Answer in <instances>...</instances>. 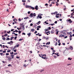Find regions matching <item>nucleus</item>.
Here are the masks:
<instances>
[{
    "mask_svg": "<svg viewBox=\"0 0 74 74\" xmlns=\"http://www.w3.org/2000/svg\"><path fill=\"white\" fill-rule=\"evenodd\" d=\"M41 58L42 59H48L47 58H46V55L44 54L42 56L41 55Z\"/></svg>",
    "mask_w": 74,
    "mask_h": 74,
    "instance_id": "obj_1",
    "label": "nucleus"
},
{
    "mask_svg": "<svg viewBox=\"0 0 74 74\" xmlns=\"http://www.w3.org/2000/svg\"><path fill=\"white\" fill-rule=\"evenodd\" d=\"M30 16L31 17H33V16H36V13H31L30 14Z\"/></svg>",
    "mask_w": 74,
    "mask_h": 74,
    "instance_id": "obj_2",
    "label": "nucleus"
},
{
    "mask_svg": "<svg viewBox=\"0 0 74 74\" xmlns=\"http://www.w3.org/2000/svg\"><path fill=\"white\" fill-rule=\"evenodd\" d=\"M10 56L12 57H9L8 58V59L9 60H11V59H12L14 58V55H11Z\"/></svg>",
    "mask_w": 74,
    "mask_h": 74,
    "instance_id": "obj_3",
    "label": "nucleus"
},
{
    "mask_svg": "<svg viewBox=\"0 0 74 74\" xmlns=\"http://www.w3.org/2000/svg\"><path fill=\"white\" fill-rule=\"evenodd\" d=\"M41 19L42 18V16H40V14H38V16H37L36 19Z\"/></svg>",
    "mask_w": 74,
    "mask_h": 74,
    "instance_id": "obj_4",
    "label": "nucleus"
},
{
    "mask_svg": "<svg viewBox=\"0 0 74 74\" xmlns=\"http://www.w3.org/2000/svg\"><path fill=\"white\" fill-rule=\"evenodd\" d=\"M55 32V31L54 29H52L51 31V34H53V33H54V32Z\"/></svg>",
    "mask_w": 74,
    "mask_h": 74,
    "instance_id": "obj_5",
    "label": "nucleus"
},
{
    "mask_svg": "<svg viewBox=\"0 0 74 74\" xmlns=\"http://www.w3.org/2000/svg\"><path fill=\"white\" fill-rule=\"evenodd\" d=\"M35 9L36 10H38V6L36 5L35 7Z\"/></svg>",
    "mask_w": 74,
    "mask_h": 74,
    "instance_id": "obj_6",
    "label": "nucleus"
},
{
    "mask_svg": "<svg viewBox=\"0 0 74 74\" xmlns=\"http://www.w3.org/2000/svg\"><path fill=\"white\" fill-rule=\"evenodd\" d=\"M28 64L26 65V64H24L23 65V67H26L27 66H28Z\"/></svg>",
    "mask_w": 74,
    "mask_h": 74,
    "instance_id": "obj_7",
    "label": "nucleus"
},
{
    "mask_svg": "<svg viewBox=\"0 0 74 74\" xmlns=\"http://www.w3.org/2000/svg\"><path fill=\"white\" fill-rule=\"evenodd\" d=\"M68 22H69L70 23H72V21H71V19H69Z\"/></svg>",
    "mask_w": 74,
    "mask_h": 74,
    "instance_id": "obj_8",
    "label": "nucleus"
},
{
    "mask_svg": "<svg viewBox=\"0 0 74 74\" xmlns=\"http://www.w3.org/2000/svg\"><path fill=\"white\" fill-rule=\"evenodd\" d=\"M31 33H30L27 34V35L29 36V37H30V36H31Z\"/></svg>",
    "mask_w": 74,
    "mask_h": 74,
    "instance_id": "obj_9",
    "label": "nucleus"
},
{
    "mask_svg": "<svg viewBox=\"0 0 74 74\" xmlns=\"http://www.w3.org/2000/svg\"><path fill=\"white\" fill-rule=\"evenodd\" d=\"M30 8H31V9H32V10H34V8L33 7H32V6H30L29 7Z\"/></svg>",
    "mask_w": 74,
    "mask_h": 74,
    "instance_id": "obj_10",
    "label": "nucleus"
},
{
    "mask_svg": "<svg viewBox=\"0 0 74 74\" xmlns=\"http://www.w3.org/2000/svg\"><path fill=\"white\" fill-rule=\"evenodd\" d=\"M41 23V22L40 21H39L38 22V23H36V24H37V25H39L40 23Z\"/></svg>",
    "mask_w": 74,
    "mask_h": 74,
    "instance_id": "obj_11",
    "label": "nucleus"
},
{
    "mask_svg": "<svg viewBox=\"0 0 74 74\" xmlns=\"http://www.w3.org/2000/svg\"><path fill=\"white\" fill-rule=\"evenodd\" d=\"M30 6H29V5H26L25 6V7H26V8H28V7L29 8H30Z\"/></svg>",
    "mask_w": 74,
    "mask_h": 74,
    "instance_id": "obj_12",
    "label": "nucleus"
},
{
    "mask_svg": "<svg viewBox=\"0 0 74 74\" xmlns=\"http://www.w3.org/2000/svg\"><path fill=\"white\" fill-rule=\"evenodd\" d=\"M35 30L34 29H32L31 30V32H34Z\"/></svg>",
    "mask_w": 74,
    "mask_h": 74,
    "instance_id": "obj_13",
    "label": "nucleus"
},
{
    "mask_svg": "<svg viewBox=\"0 0 74 74\" xmlns=\"http://www.w3.org/2000/svg\"><path fill=\"white\" fill-rule=\"evenodd\" d=\"M14 37H12L11 38H10V40H13V39H14Z\"/></svg>",
    "mask_w": 74,
    "mask_h": 74,
    "instance_id": "obj_14",
    "label": "nucleus"
},
{
    "mask_svg": "<svg viewBox=\"0 0 74 74\" xmlns=\"http://www.w3.org/2000/svg\"><path fill=\"white\" fill-rule=\"evenodd\" d=\"M70 49H71V50H73V47H72L70 46L69 47Z\"/></svg>",
    "mask_w": 74,
    "mask_h": 74,
    "instance_id": "obj_15",
    "label": "nucleus"
},
{
    "mask_svg": "<svg viewBox=\"0 0 74 74\" xmlns=\"http://www.w3.org/2000/svg\"><path fill=\"white\" fill-rule=\"evenodd\" d=\"M15 21H18V20L17 19H16V18H15L14 19H13V21L14 22H15Z\"/></svg>",
    "mask_w": 74,
    "mask_h": 74,
    "instance_id": "obj_16",
    "label": "nucleus"
},
{
    "mask_svg": "<svg viewBox=\"0 0 74 74\" xmlns=\"http://www.w3.org/2000/svg\"><path fill=\"white\" fill-rule=\"evenodd\" d=\"M29 18V17H25L24 19H28Z\"/></svg>",
    "mask_w": 74,
    "mask_h": 74,
    "instance_id": "obj_17",
    "label": "nucleus"
},
{
    "mask_svg": "<svg viewBox=\"0 0 74 74\" xmlns=\"http://www.w3.org/2000/svg\"><path fill=\"white\" fill-rule=\"evenodd\" d=\"M49 45V44H50V42H48L47 43H46V45Z\"/></svg>",
    "mask_w": 74,
    "mask_h": 74,
    "instance_id": "obj_18",
    "label": "nucleus"
},
{
    "mask_svg": "<svg viewBox=\"0 0 74 74\" xmlns=\"http://www.w3.org/2000/svg\"><path fill=\"white\" fill-rule=\"evenodd\" d=\"M15 46H16L17 48H18L19 46V45H16Z\"/></svg>",
    "mask_w": 74,
    "mask_h": 74,
    "instance_id": "obj_19",
    "label": "nucleus"
},
{
    "mask_svg": "<svg viewBox=\"0 0 74 74\" xmlns=\"http://www.w3.org/2000/svg\"><path fill=\"white\" fill-rule=\"evenodd\" d=\"M44 70L42 69L40 71V73H42V71H44Z\"/></svg>",
    "mask_w": 74,
    "mask_h": 74,
    "instance_id": "obj_20",
    "label": "nucleus"
},
{
    "mask_svg": "<svg viewBox=\"0 0 74 74\" xmlns=\"http://www.w3.org/2000/svg\"><path fill=\"white\" fill-rule=\"evenodd\" d=\"M26 1V0H22V2H23V3H25Z\"/></svg>",
    "mask_w": 74,
    "mask_h": 74,
    "instance_id": "obj_21",
    "label": "nucleus"
},
{
    "mask_svg": "<svg viewBox=\"0 0 74 74\" xmlns=\"http://www.w3.org/2000/svg\"><path fill=\"white\" fill-rule=\"evenodd\" d=\"M10 39L9 38H7V39H6V40H10Z\"/></svg>",
    "mask_w": 74,
    "mask_h": 74,
    "instance_id": "obj_22",
    "label": "nucleus"
},
{
    "mask_svg": "<svg viewBox=\"0 0 74 74\" xmlns=\"http://www.w3.org/2000/svg\"><path fill=\"white\" fill-rule=\"evenodd\" d=\"M4 36H5V37H7V36H8V34H6Z\"/></svg>",
    "mask_w": 74,
    "mask_h": 74,
    "instance_id": "obj_23",
    "label": "nucleus"
},
{
    "mask_svg": "<svg viewBox=\"0 0 74 74\" xmlns=\"http://www.w3.org/2000/svg\"><path fill=\"white\" fill-rule=\"evenodd\" d=\"M70 36L69 37L70 38H72V37H73V36H72V35H71V34H70Z\"/></svg>",
    "mask_w": 74,
    "mask_h": 74,
    "instance_id": "obj_24",
    "label": "nucleus"
},
{
    "mask_svg": "<svg viewBox=\"0 0 74 74\" xmlns=\"http://www.w3.org/2000/svg\"><path fill=\"white\" fill-rule=\"evenodd\" d=\"M72 58H69L68 59V60H71Z\"/></svg>",
    "mask_w": 74,
    "mask_h": 74,
    "instance_id": "obj_25",
    "label": "nucleus"
},
{
    "mask_svg": "<svg viewBox=\"0 0 74 74\" xmlns=\"http://www.w3.org/2000/svg\"><path fill=\"white\" fill-rule=\"evenodd\" d=\"M58 45V43H57V42H56V43L55 44V45L56 46V45Z\"/></svg>",
    "mask_w": 74,
    "mask_h": 74,
    "instance_id": "obj_26",
    "label": "nucleus"
},
{
    "mask_svg": "<svg viewBox=\"0 0 74 74\" xmlns=\"http://www.w3.org/2000/svg\"><path fill=\"white\" fill-rule=\"evenodd\" d=\"M60 40L59 39L58 41V43H60Z\"/></svg>",
    "mask_w": 74,
    "mask_h": 74,
    "instance_id": "obj_27",
    "label": "nucleus"
},
{
    "mask_svg": "<svg viewBox=\"0 0 74 74\" xmlns=\"http://www.w3.org/2000/svg\"><path fill=\"white\" fill-rule=\"evenodd\" d=\"M18 32L19 34L21 33V31H18Z\"/></svg>",
    "mask_w": 74,
    "mask_h": 74,
    "instance_id": "obj_28",
    "label": "nucleus"
},
{
    "mask_svg": "<svg viewBox=\"0 0 74 74\" xmlns=\"http://www.w3.org/2000/svg\"><path fill=\"white\" fill-rule=\"evenodd\" d=\"M59 36L60 37H63V35L61 34Z\"/></svg>",
    "mask_w": 74,
    "mask_h": 74,
    "instance_id": "obj_29",
    "label": "nucleus"
},
{
    "mask_svg": "<svg viewBox=\"0 0 74 74\" xmlns=\"http://www.w3.org/2000/svg\"><path fill=\"white\" fill-rule=\"evenodd\" d=\"M10 54L11 55H13V53H14V52H10Z\"/></svg>",
    "mask_w": 74,
    "mask_h": 74,
    "instance_id": "obj_30",
    "label": "nucleus"
},
{
    "mask_svg": "<svg viewBox=\"0 0 74 74\" xmlns=\"http://www.w3.org/2000/svg\"><path fill=\"white\" fill-rule=\"evenodd\" d=\"M61 33L62 34L63 33V34H65V33H64V32H63V31H62Z\"/></svg>",
    "mask_w": 74,
    "mask_h": 74,
    "instance_id": "obj_31",
    "label": "nucleus"
},
{
    "mask_svg": "<svg viewBox=\"0 0 74 74\" xmlns=\"http://www.w3.org/2000/svg\"><path fill=\"white\" fill-rule=\"evenodd\" d=\"M42 39H46V37H43V38H42Z\"/></svg>",
    "mask_w": 74,
    "mask_h": 74,
    "instance_id": "obj_32",
    "label": "nucleus"
},
{
    "mask_svg": "<svg viewBox=\"0 0 74 74\" xmlns=\"http://www.w3.org/2000/svg\"><path fill=\"white\" fill-rule=\"evenodd\" d=\"M21 19H20V18H18V21H19V22H21Z\"/></svg>",
    "mask_w": 74,
    "mask_h": 74,
    "instance_id": "obj_33",
    "label": "nucleus"
},
{
    "mask_svg": "<svg viewBox=\"0 0 74 74\" xmlns=\"http://www.w3.org/2000/svg\"><path fill=\"white\" fill-rule=\"evenodd\" d=\"M45 6H47L48 5V4L47 3H46L45 4Z\"/></svg>",
    "mask_w": 74,
    "mask_h": 74,
    "instance_id": "obj_34",
    "label": "nucleus"
},
{
    "mask_svg": "<svg viewBox=\"0 0 74 74\" xmlns=\"http://www.w3.org/2000/svg\"><path fill=\"white\" fill-rule=\"evenodd\" d=\"M11 51L10 50H8L7 52H10Z\"/></svg>",
    "mask_w": 74,
    "mask_h": 74,
    "instance_id": "obj_35",
    "label": "nucleus"
},
{
    "mask_svg": "<svg viewBox=\"0 0 74 74\" xmlns=\"http://www.w3.org/2000/svg\"><path fill=\"white\" fill-rule=\"evenodd\" d=\"M3 40H5V38L4 37L2 38Z\"/></svg>",
    "mask_w": 74,
    "mask_h": 74,
    "instance_id": "obj_36",
    "label": "nucleus"
},
{
    "mask_svg": "<svg viewBox=\"0 0 74 74\" xmlns=\"http://www.w3.org/2000/svg\"><path fill=\"white\" fill-rule=\"evenodd\" d=\"M54 13L55 14H57V13H58V12L57 11L55 12H54Z\"/></svg>",
    "mask_w": 74,
    "mask_h": 74,
    "instance_id": "obj_37",
    "label": "nucleus"
},
{
    "mask_svg": "<svg viewBox=\"0 0 74 74\" xmlns=\"http://www.w3.org/2000/svg\"><path fill=\"white\" fill-rule=\"evenodd\" d=\"M17 54H18V53H14V54L13 55H14V56H15V55H17Z\"/></svg>",
    "mask_w": 74,
    "mask_h": 74,
    "instance_id": "obj_38",
    "label": "nucleus"
},
{
    "mask_svg": "<svg viewBox=\"0 0 74 74\" xmlns=\"http://www.w3.org/2000/svg\"><path fill=\"white\" fill-rule=\"evenodd\" d=\"M74 15V14H73V13H72L71 14V16H73Z\"/></svg>",
    "mask_w": 74,
    "mask_h": 74,
    "instance_id": "obj_39",
    "label": "nucleus"
},
{
    "mask_svg": "<svg viewBox=\"0 0 74 74\" xmlns=\"http://www.w3.org/2000/svg\"><path fill=\"white\" fill-rule=\"evenodd\" d=\"M37 27H38V28H41V26H38Z\"/></svg>",
    "mask_w": 74,
    "mask_h": 74,
    "instance_id": "obj_40",
    "label": "nucleus"
},
{
    "mask_svg": "<svg viewBox=\"0 0 74 74\" xmlns=\"http://www.w3.org/2000/svg\"><path fill=\"white\" fill-rule=\"evenodd\" d=\"M58 32V31H57V32H56V35H58V32Z\"/></svg>",
    "mask_w": 74,
    "mask_h": 74,
    "instance_id": "obj_41",
    "label": "nucleus"
},
{
    "mask_svg": "<svg viewBox=\"0 0 74 74\" xmlns=\"http://www.w3.org/2000/svg\"><path fill=\"white\" fill-rule=\"evenodd\" d=\"M8 66L9 67H10V66H12L10 64H8Z\"/></svg>",
    "mask_w": 74,
    "mask_h": 74,
    "instance_id": "obj_42",
    "label": "nucleus"
},
{
    "mask_svg": "<svg viewBox=\"0 0 74 74\" xmlns=\"http://www.w3.org/2000/svg\"><path fill=\"white\" fill-rule=\"evenodd\" d=\"M16 38H17V37L16 36L14 38V40H16Z\"/></svg>",
    "mask_w": 74,
    "mask_h": 74,
    "instance_id": "obj_43",
    "label": "nucleus"
},
{
    "mask_svg": "<svg viewBox=\"0 0 74 74\" xmlns=\"http://www.w3.org/2000/svg\"><path fill=\"white\" fill-rule=\"evenodd\" d=\"M50 31H48L47 32V33H49V34H50Z\"/></svg>",
    "mask_w": 74,
    "mask_h": 74,
    "instance_id": "obj_44",
    "label": "nucleus"
},
{
    "mask_svg": "<svg viewBox=\"0 0 74 74\" xmlns=\"http://www.w3.org/2000/svg\"><path fill=\"white\" fill-rule=\"evenodd\" d=\"M16 48V46H15L13 48V49H15V48Z\"/></svg>",
    "mask_w": 74,
    "mask_h": 74,
    "instance_id": "obj_45",
    "label": "nucleus"
},
{
    "mask_svg": "<svg viewBox=\"0 0 74 74\" xmlns=\"http://www.w3.org/2000/svg\"><path fill=\"white\" fill-rule=\"evenodd\" d=\"M14 52H16V49H15L14 50Z\"/></svg>",
    "mask_w": 74,
    "mask_h": 74,
    "instance_id": "obj_46",
    "label": "nucleus"
},
{
    "mask_svg": "<svg viewBox=\"0 0 74 74\" xmlns=\"http://www.w3.org/2000/svg\"><path fill=\"white\" fill-rule=\"evenodd\" d=\"M33 23H31L30 25V26H33Z\"/></svg>",
    "mask_w": 74,
    "mask_h": 74,
    "instance_id": "obj_47",
    "label": "nucleus"
},
{
    "mask_svg": "<svg viewBox=\"0 0 74 74\" xmlns=\"http://www.w3.org/2000/svg\"><path fill=\"white\" fill-rule=\"evenodd\" d=\"M23 40V39H19L18 40H19V41H22Z\"/></svg>",
    "mask_w": 74,
    "mask_h": 74,
    "instance_id": "obj_48",
    "label": "nucleus"
},
{
    "mask_svg": "<svg viewBox=\"0 0 74 74\" xmlns=\"http://www.w3.org/2000/svg\"><path fill=\"white\" fill-rule=\"evenodd\" d=\"M51 25V26H53V24H50L49 25Z\"/></svg>",
    "mask_w": 74,
    "mask_h": 74,
    "instance_id": "obj_49",
    "label": "nucleus"
},
{
    "mask_svg": "<svg viewBox=\"0 0 74 74\" xmlns=\"http://www.w3.org/2000/svg\"><path fill=\"white\" fill-rule=\"evenodd\" d=\"M9 55V53H6V56L8 55Z\"/></svg>",
    "mask_w": 74,
    "mask_h": 74,
    "instance_id": "obj_50",
    "label": "nucleus"
},
{
    "mask_svg": "<svg viewBox=\"0 0 74 74\" xmlns=\"http://www.w3.org/2000/svg\"><path fill=\"white\" fill-rule=\"evenodd\" d=\"M3 53H0V55H1V56H3Z\"/></svg>",
    "mask_w": 74,
    "mask_h": 74,
    "instance_id": "obj_51",
    "label": "nucleus"
},
{
    "mask_svg": "<svg viewBox=\"0 0 74 74\" xmlns=\"http://www.w3.org/2000/svg\"><path fill=\"white\" fill-rule=\"evenodd\" d=\"M58 22H57V21H56L55 22H54L55 23H56H56H57Z\"/></svg>",
    "mask_w": 74,
    "mask_h": 74,
    "instance_id": "obj_52",
    "label": "nucleus"
},
{
    "mask_svg": "<svg viewBox=\"0 0 74 74\" xmlns=\"http://www.w3.org/2000/svg\"><path fill=\"white\" fill-rule=\"evenodd\" d=\"M56 55H57V56H59V55H58V53H57Z\"/></svg>",
    "mask_w": 74,
    "mask_h": 74,
    "instance_id": "obj_53",
    "label": "nucleus"
},
{
    "mask_svg": "<svg viewBox=\"0 0 74 74\" xmlns=\"http://www.w3.org/2000/svg\"><path fill=\"white\" fill-rule=\"evenodd\" d=\"M10 42L11 44H12V43H13V42H12V41H10Z\"/></svg>",
    "mask_w": 74,
    "mask_h": 74,
    "instance_id": "obj_54",
    "label": "nucleus"
},
{
    "mask_svg": "<svg viewBox=\"0 0 74 74\" xmlns=\"http://www.w3.org/2000/svg\"><path fill=\"white\" fill-rule=\"evenodd\" d=\"M37 33V31H35V32L34 33L35 34H36Z\"/></svg>",
    "mask_w": 74,
    "mask_h": 74,
    "instance_id": "obj_55",
    "label": "nucleus"
},
{
    "mask_svg": "<svg viewBox=\"0 0 74 74\" xmlns=\"http://www.w3.org/2000/svg\"><path fill=\"white\" fill-rule=\"evenodd\" d=\"M23 25V23H22L20 24V25L21 26V25Z\"/></svg>",
    "mask_w": 74,
    "mask_h": 74,
    "instance_id": "obj_56",
    "label": "nucleus"
},
{
    "mask_svg": "<svg viewBox=\"0 0 74 74\" xmlns=\"http://www.w3.org/2000/svg\"><path fill=\"white\" fill-rule=\"evenodd\" d=\"M48 29H49V30H51V27H48Z\"/></svg>",
    "mask_w": 74,
    "mask_h": 74,
    "instance_id": "obj_57",
    "label": "nucleus"
},
{
    "mask_svg": "<svg viewBox=\"0 0 74 74\" xmlns=\"http://www.w3.org/2000/svg\"><path fill=\"white\" fill-rule=\"evenodd\" d=\"M15 31H16V33H18V31H17V30H16V29L15 30Z\"/></svg>",
    "mask_w": 74,
    "mask_h": 74,
    "instance_id": "obj_58",
    "label": "nucleus"
},
{
    "mask_svg": "<svg viewBox=\"0 0 74 74\" xmlns=\"http://www.w3.org/2000/svg\"><path fill=\"white\" fill-rule=\"evenodd\" d=\"M60 45H61V43H59L58 44V45H59V46H60Z\"/></svg>",
    "mask_w": 74,
    "mask_h": 74,
    "instance_id": "obj_59",
    "label": "nucleus"
},
{
    "mask_svg": "<svg viewBox=\"0 0 74 74\" xmlns=\"http://www.w3.org/2000/svg\"><path fill=\"white\" fill-rule=\"evenodd\" d=\"M16 58H17V59H19V57L17 56L16 57Z\"/></svg>",
    "mask_w": 74,
    "mask_h": 74,
    "instance_id": "obj_60",
    "label": "nucleus"
},
{
    "mask_svg": "<svg viewBox=\"0 0 74 74\" xmlns=\"http://www.w3.org/2000/svg\"><path fill=\"white\" fill-rule=\"evenodd\" d=\"M56 18H59V16H56Z\"/></svg>",
    "mask_w": 74,
    "mask_h": 74,
    "instance_id": "obj_61",
    "label": "nucleus"
},
{
    "mask_svg": "<svg viewBox=\"0 0 74 74\" xmlns=\"http://www.w3.org/2000/svg\"><path fill=\"white\" fill-rule=\"evenodd\" d=\"M67 37H68L67 36H66L64 37V38H67Z\"/></svg>",
    "mask_w": 74,
    "mask_h": 74,
    "instance_id": "obj_62",
    "label": "nucleus"
},
{
    "mask_svg": "<svg viewBox=\"0 0 74 74\" xmlns=\"http://www.w3.org/2000/svg\"><path fill=\"white\" fill-rule=\"evenodd\" d=\"M30 13V11H29L28 12V14H29Z\"/></svg>",
    "mask_w": 74,
    "mask_h": 74,
    "instance_id": "obj_63",
    "label": "nucleus"
},
{
    "mask_svg": "<svg viewBox=\"0 0 74 74\" xmlns=\"http://www.w3.org/2000/svg\"><path fill=\"white\" fill-rule=\"evenodd\" d=\"M22 34L24 35H25L26 34H25V33H22Z\"/></svg>",
    "mask_w": 74,
    "mask_h": 74,
    "instance_id": "obj_64",
    "label": "nucleus"
}]
</instances>
